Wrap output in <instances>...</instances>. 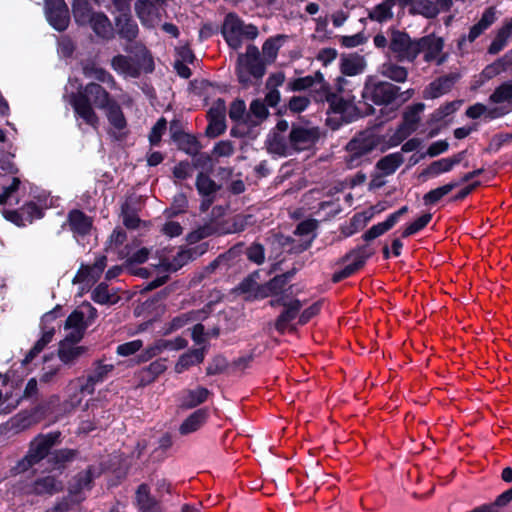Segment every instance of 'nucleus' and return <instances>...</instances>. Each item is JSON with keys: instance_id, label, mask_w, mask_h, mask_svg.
<instances>
[{"instance_id": "f257e3e1", "label": "nucleus", "mask_w": 512, "mask_h": 512, "mask_svg": "<svg viewBox=\"0 0 512 512\" xmlns=\"http://www.w3.org/2000/svg\"><path fill=\"white\" fill-rule=\"evenodd\" d=\"M113 101L109 94L99 84L90 83L83 90L71 96V104L75 113L85 123L96 128L98 117L92 108V104L100 109H105Z\"/></svg>"}, {"instance_id": "f03ea898", "label": "nucleus", "mask_w": 512, "mask_h": 512, "mask_svg": "<svg viewBox=\"0 0 512 512\" xmlns=\"http://www.w3.org/2000/svg\"><path fill=\"white\" fill-rule=\"evenodd\" d=\"M133 56L116 55L111 59L113 70L125 78H137L142 72H151L154 63L150 52L142 43L125 48Z\"/></svg>"}, {"instance_id": "7ed1b4c3", "label": "nucleus", "mask_w": 512, "mask_h": 512, "mask_svg": "<svg viewBox=\"0 0 512 512\" xmlns=\"http://www.w3.org/2000/svg\"><path fill=\"white\" fill-rule=\"evenodd\" d=\"M0 170L5 175H12L9 179L4 176L1 179L2 193H0V205H17L25 192V184L21 182L20 178L15 176L18 169L9 157H4L0 160Z\"/></svg>"}, {"instance_id": "20e7f679", "label": "nucleus", "mask_w": 512, "mask_h": 512, "mask_svg": "<svg viewBox=\"0 0 512 512\" xmlns=\"http://www.w3.org/2000/svg\"><path fill=\"white\" fill-rule=\"evenodd\" d=\"M204 251L205 249L202 246H200L197 248L180 249L172 260H169L168 258L165 257H161L158 264L154 265V267L160 274L163 273L164 275L158 276L155 280H153L149 284V288L154 289L163 285L168 278V273L177 271L185 264H187L190 260L203 254Z\"/></svg>"}, {"instance_id": "39448f33", "label": "nucleus", "mask_w": 512, "mask_h": 512, "mask_svg": "<svg viewBox=\"0 0 512 512\" xmlns=\"http://www.w3.org/2000/svg\"><path fill=\"white\" fill-rule=\"evenodd\" d=\"M342 82H345V80H339L340 87L337 93H329L327 90L324 95L329 103L330 111L339 115L345 122H351L360 115V112L355 102V96L343 89Z\"/></svg>"}, {"instance_id": "423d86ee", "label": "nucleus", "mask_w": 512, "mask_h": 512, "mask_svg": "<svg viewBox=\"0 0 512 512\" xmlns=\"http://www.w3.org/2000/svg\"><path fill=\"white\" fill-rule=\"evenodd\" d=\"M96 315V309L89 303L83 304L79 309L73 311L64 324L65 338L72 342H79Z\"/></svg>"}, {"instance_id": "0eeeda50", "label": "nucleus", "mask_w": 512, "mask_h": 512, "mask_svg": "<svg viewBox=\"0 0 512 512\" xmlns=\"http://www.w3.org/2000/svg\"><path fill=\"white\" fill-rule=\"evenodd\" d=\"M265 61L261 59L259 50L249 45L244 54L238 55L237 74L243 84L250 82L251 78L259 79L265 74Z\"/></svg>"}, {"instance_id": "6e6552de", "label": "nucleus", "mask_w": 512, "mask_h": 512, "mask_svg": "<svg viewBox=\"0 0 512 512\" xmlns=\"http://www.w3.org/2000/svg\"><path fill=\"white\" fill-rule=\"evenodd\" d=\"M58 438V433H49L47 435L37 436L31 442L29 451L26 456L13 468L15 473L25 472L33 465L44 459L52 446L55 445Z\"/></svg>"}, {"instance_id": "1a4fd4ad", "label": "nucleus", "mask_w": 512, "mask_h": 512, "mask_svg": "<svg viewBox=\"0 0 512 512\" xmlns=\"http://www.w3.org/2000/svg\"><path fill=\"white\" fill-rule=\"evenodd\" d=\"M222 34L233 49H239L245 39H254L258 35V29L254 25H244L235 15L228 14L222 27Z\"/></svg>"}, {"instance_id": "9d476101", "label": "nucleus", "mask_w": 512, "mask_h": 512, "mask_svg": "<svg viewBox=\"0 0 512 512\" xmlns=\"http://www.w3.org/2000/svg\"><path fill=\"white\" fill-rule=\"evenodd\" d=\"M389 51L400 61L414 62L419 55L417 39L400 30H389Z\"/></svg>"}, {"instance_id": "9b49d317", "label": "nucleus", "mask_w": 512, "mask_h": 512, "mask_svg": "<svg viewBox=\"0 0 512 512\" xmlns=\"http://www.w3.org/2000/svg\"><path fill=\"white\" fill-rule=\"evenodd\" d=\"M399 87L388 82H377L368 78L362 91L363 99L375 104L390 103L396 98Z\"/></svg>"}, {"instance_id": "f8f14e48", "label": "nucleus", "mask_w": 512, "mask_h": 512, "mask_svg": "<svg viewBox=\"0 0 512 512\" xmlns=\"http://www.w3.org/2000/svg\"><path fill=\"white\" fill-rule=\"evenodd\" d=\"M419 54H423L425 62H436L442 65L446 62L448 54L443 53L444 39L435 34H429L417 39Z\"/></svg>"}, {"instance_id": "ddd939ff", "label": "nucleus", "mask_w": 512, "mask_h": 512, "mask_svg": "<svg viewBox=\"0 0 512 512\" xmlns=\"http://www.w3.org/2000/svg\"><path fill=\"white\" fill-rule=\"evenodd\" d=\"M290 147L295 151H303L312 148L320 137L317 127L294 126L289 134Z\"/></svg>"}, {"instance_id": "4468645a", "label": "nucleus", "mask_w": 512, "mask_h": 512, "mask_svg": "<svg viewBox=\"0 0 512 512\" xmlns=\"http://www.w3.org/2000/svg\"><path fill=\"white\" fill-rule=\"evenodd\" d=\"M45 14L56 30L63 31L68 27L70 17L64 0H45Z\"/></svg>"}, {"instance_id": "2eb2a0df", "label": "nucleus", "mask_w": 512, "mask_h": 512, "mask_svg": "<svg viewBox=\"0 0 512 512\" xmlns=\"http://www.w3.org/2000/svg\"><path fill=\"white\" fill-rule=\"evenodd\" d=\"M226 105L222 99L216 100L208 111L209 124L206 134L209 137H217L226 130Z\"/></svg>"}, {"instance_id": "dca6fc26", "label": "nucleus", "mask_w": 512, "mask_h": 512, "mask_svg": "<svg viewBox=\"0 0 512 512\" xmlns=\"http://www.w3.org/2000/svg\"><path fill=\"white\" fill-rule=\"evenodd\" d=\"M106 267V257L100 256L92 266H81L73 282L83 284L82 290L89 289L101 276Z\"/></svg>"}, {"instance_id": "f3484780", "label": "nucleus", "mask_w": 512, "mask_h": 512, "mask_svg": "<svg viewBox=\"0 0 512 512\" xmlns=\"http://www.w3.org/2000/svg\"><path fill=\"white\" fill-rule=\"evenodd\" d=\"M282 305L284 307L283 312L277 319L276 328L277 330L283 331L289 322H291L297 316L301 303L297 299H290L288 295L284 294L275 301H271V305Z\"/></svg>"}, {"instance_id": "a211bd4d", "label": "nucleus", "mask_w": 512, "mask_h": 512, "mask_svg": "<svg viewBox=\"0 0 512 512\" xmlns=\"http://www.w3.org/2000/svg\"><path fill=\"white\" fill-rule=\"evenodd\" d=\"M135 11L144 26L154 27L160 22L159 7L149 0H138L135 3Z\"/></svg>"}, {"instance_id": "6ab92c4d", "label": "nucleus", "mask_w": 512, "mask_h": 512, "mask_svg": "<svg viewBox=\"0 0 512 512\" xmlns=\"http://www.w3.org/2000/svg\"><path fill=\"white\" fill-rule=\"evenodd\" d=\"M512 37V17L506 19L501 27H499L490 45L487 48V53L490 55H497L508 45L510 38Z\"/></svg>"}, {"instance_id": "aec40b11", "label": "nucleus", "mask_w": 512, "mask_h": 512, "mask_svg": "<svg viewBox=\"0 0 512 512\" xmlns=\"http://www.w3.org/2000/svg\"><path fill=\"white\" fill-rule=\"evenodd\" d=\"M463 159V152L449 158H442L432 162L423 172L422 176L426 178H435L443 173L450 172L455 165Z\"/></svg>"}, {"instance_id": "412c9836", "label": "nucleus", "mask_w": 512, "mask_h": 512, "mask_svg": "<svg viewBox=\"0 0 512 512\" xmlns=\"http://www.w3.org/2000/svg\"><path fill=\"white\" fill-rule=\"evenodd\" d=\"M316 87L321 92H327V83L321 72H316L313 75L297 78L288 83V88L291 91H301L308 88Z\"/></svg>"}, {"instance_id": "4be33fe9", "label": "nucleus", "mask_w": 512, "mask_h": 512, "mask_svg": "<svg viewBox=\"0 0 512 512\" xmlns=\"http://www.w3.org/2000/svg\"><path fill=\"white\" fill-rule=\"evenodd\" d=\"M93 32L104 40H110L114 37V28L110 19L103 13L97 12L89 20L88 24Z\"/></svg>"}, {"instance_id": "5701e85b", "label": "nucleus", "mask_w": 512, "mask_h": 512, "mask_svg": "<svg viewBox=\"0 0 512 512\" xmlns=\"http://www.w3.org/2000/svg\"><path fill=\"white\" fill-rule=\"evenodd\" d=\"M69 225L77 241L80 242V237L86 236L91 231L92 221L81 211L74 210L69 214Z\"/></svg>"}, {"instance_id": "b1692460", "label": "nucleus", "mask_w": 512, "mask_h": 512, "mask_svg": "<svg viewBox=\"0 0 512 512\" xmlns=\"http://www.w3.org/2000/svg\"><path fill=\"white\" fill-rule=\"evenodd\" d=\"M208 410L205 408L198 409L189 415L179 427L181 435H188L198 431L208 418Z\"/></svg>"}, {"instance_id": "393cba45", "label": "nucleus", "mask_w": 512, "mask_h": 512, "mask_svg": "<svg viewBox=\"0 0 512 512\" xmlns=\"http://www.w3.org/2000/svg\"><path fill=\"white\" fill-rule=\"evenodd\" d=\"M375 147L376 141L371 134H360L347 144L346 151L366 157Z\"/></svg>"}, {"instance_id": "a878e982", "label": "nucleus", "mask_w": 512, "mask_h": 512, "mask_svg": "<svg viewBox=\"0 0 512 512\" xmlns=\"http://www.w3.org/2000/svg\"><path fill=\"white\" fill-rule=\"evenodd\" d=\"M91 481L90 471L81 472L76 476L69 487V496L73 502H80L83 499L81 494L90 489Z\"/></svg>"}, {"instance_id": "bb28decb", "label": "nucleus", "mask_w": 512, "mask_h": 512, "mask_svg": "<svg viewBox=\"0 0 512 512\" xmlns=\"http://www.w3.org/2000/svg\"><path fill=\"white\" fill-rule=\"evenodd\" d=\"M115 24L119 35L128 40H134L138 35V25L131 18L130 14H120L115 18Z\"/></svg>"}, {"instance_id": "cd10ccee", "label": "nucleus", "mask_w": 512, "mask_h": 512, "mask_svg": "<svg viewBox=\"0 0 512 512\" xmlns=\"http://www.w3.org/2000/svg\"><path fill=\"white\" fill-rule=\"evenodd\" d=\"M204 360V348L190 350L182 354L175 364L174 370L177 374H181L190 367L200 364Z\"/></svg>"}, {"instance_id": "c85d7f7f", "label": "nucleus", "mask_w": 512, "mask_h": 512, "mask_svg": "<svg viewBox=\"0 0 512 512\" xmlns=\"http://www.w3.org/2000/svg\"><path fill=\"white\" fill-rule=\"evenodd\" d=\"M349 264L333 275V281L338 282L349 277L357 271L365 262V255L362 251H354L348 255Z\"/></svg>"}, {"instance_id": "c756f323", "label": "nucleus", "mask_w": 512, "mask_h": 512, "mask_svg": "<svg viewBox=\"0 0 512 512\" xmlns=\"http://www.w3.org/2000/svg\"><path fill=\"white\" fill-rule=\"evenodd\" d=\"M455 78L452 76L442 77L433 81L424 91V97L426 99L438 98L450 91Z\"/></svg>"}, {"instance_id": "7c9ffc66", "label": "nucleus", "mask_w": 512, "mask_h": 512, "mask_svg": "<svg viewBox=\"0 0 512 512\" xmlns=\"http://www.w3.org/2000/svg\"><path fill=\"white\" fill-rule=\"evenodd\" d=\"M208 394L209 391L204 387L184 391L180 398V405L186 409L196 407L206 401Z\"/></svg>"}, {"instance_id": "2f4dec72", "label": "nucleus", "mask_w": 512, "mask_h": 512, "mask_svg": "<svg viewBox=\"0 0 512 512\" xmlns=\"http://www.w3.org/2000/svg\"><path fill=\"white\" fill-rule=\"evenodd\" d=\"M253 223L254 220L252 215H236L225 221L220 232L224 234L238 233L245 230Z\"/></svg>"}, {"instance_id": "473e14b6", "label": "nucleus", "mask_w": 512, "mask_h": 512, "mask_svg": "<svg viewBox=\"0 0 512 512\" xmlns=\"http://www.w3.org/2000/svg\"><path fill=\"white\" fill-rule=\"evenodd\" d=\"M287 285V276L279 275L274 277L265 285L259 288V292L255 294V297L265 298L270 295H278L284 293L285 286Z\"/></svg>"}, {"instance_id": "72a5a7b5", "label": "nucleus", "mask_w": 512, "mask_h": 512, "mask_svg": "<svg viewBox=\"0 0 512 512\" xmlns=\"http://www.w3.org/2000/svg\"><path fill=\"white\" fill-rule=\"evenodd\" d=\"M366 63L362 56L349 55L341 60V72L347 76H355L362 73L365 69Z\"/></svg>"}, {"instance_id": "f704fd0d", "label": "nucleus", "mask_w": 512, "mask_h": 512, "mask_svg": "<svg viewBox=\"0 0 512 512\" xmlns=\"http://www.w3.org/2000/svg\"><path fill=\"white\" fill-rule=\"evenodd\" d=\"M395 5V0H385L380 4L376 5L372 8L369 13V19L383 23L391 20L393 18V7Z\"/></svg>"}, {"instance_id": "c9c22d12", "label": "nucleus", "mask_w": 512, "mask_h": 512, "mask_svg": "<svg viewBox=\"0 0 512 512\" xmlns=\"http://www.w3.org/2000/svg\"><path fill=\"white\" fill-rule=\"evenodd\" d=\"M379 73L388 79H391L395 82H404L407 79L408 71L405 67L400 66L391 61H387L383 63L379 67Z\"/></svg>"}, {"instance_id": "e433bc0d", "label": "nucleus", "mask_w": 512, "mask_h": 512, "mask_svg": "<svg viewBox=\"0 0 512 512\" xmlns=\"http://www.w3.org/2000/svg\"><path fill=\"white\" fill-rule=\"evenodd\" d=\"M77 342H72L64 337L59 347V357L64 363H70L85 352L82 346H75Z\"/></svg>"}, {"instance_id": "4c0bfd02", "label": "nucleus", "mask_w": 512, "mask_h": 512, "mask_svg": "<svg viewBox=\"0 0 512 512\" xmlns=\"http://www.w3.org/2000/svg\"><path fill=\"white\" fill-rule=\"evenodd\" d=\"M72 13L78 24L87 25L91 17L97 12L92 11L87 0H73Z\"/></svg>"}, {"instance_id": "58836bf2", "label": "nucleus", "mask_w": 512, "mask_h": 512, "mask_svg": "<svg viewBox=\"0 0 512 512\" xmlns=\"http://www.w3.org/2000/svg\"><path fill=\"white\" fill-rule=\"evenodd\" d=\"M136 499L142 512H160L159 504L150 497L149 489L146 485L142 484L139 486Z\"/></svg>"}, {"instance_id": "ea45409f", "label": "nucleus", "mask_w": 512, "mask_h": 512, "mask_svg": "<svg viewBox=\"0 0 512 512\" xmlns=\"http://www.w3.org/2000/svg\"><path fill=\"white\" fill-rule=\"evenodd\" d=\"M62 489V482L58 481L54 476H46L38 479L33 491L37 494H53Z\"/></svg>"}, {"instance_id": "a19ab883", "label": "nucleus", "mask_w": 512, "mask_h": 512, "mask_svg": "<svg viewBox=\"0 0 512 512\" xmlns=\"http://www.w3.org/2000/svg\"><path fill=\"white\" fill-rule=\"evenodd\" d=\"M402 163L403 156L400 153H392L380 159L377 163V168L381 171L382 175L388 176L393 174Z\"/></svg>"}, {"instance_id": "79ce46f5", "label": "nucleus", "mask_w": 512, "mask_h": 512, "mask_svg": "<svg viewBox=\"0 0 512 512\" xmlns=\"http://www.w3.org/2000/svg\"><path fill=\"white\" fill-rule=\"evenodd\" d=\"M412 15H421L427 19H433L437 16V9L432 0H416L409 9Z\"/></svg>"}, {"instance_id": "37998d69", "label": "nucleus", "mask_w": 512, "mask_h": 512, "mask_svg": "<svg viewBox=\"0 0 512 512\" xmlns=\"http://www.w3.org/2000/svg\"><path fill=\"white\" fill-rule=\"evenodd\" d=\"M92 299L98 304L113 305L119 301V296L112 293L104 283L99 284L92 292Z\"/></svg>"}, {"instance_id": "c03bdc74", "label": "nucleus", "mask_w": 512, "mask_h": 512, "mask_svg": "<svg viewBox=\"0 0 512 512\" xmlns=\"http://www.w3.org/2000/svg\"><path fill=\"white\" fill-rule=\"evenodd\" d=\"M267 144L268 149L273 153L282 156L291 155L293 153V148L290 147V140L286 142L285 139L277 133H274L268 138Z\"/></svg>"}, {"instance_id": "a18cd8bd", "label": "nucleus", "mask_w": 512, "mask_h": 512, "mask_svg": "<svg viewBox=\"0 0 512 512\" xmlns=\"http://www.w3.org/2000/svg\"><path fill=\"white\" fill-rule=\"evenodd\" d=\"M83 73L87 78H94L103 83L114 85L113 76L106 70L96 66L95 64H86L83 66Z\"/></svg>"}, {"instance_id": "49530a36", "label": "nucleus", "mask_w": 512, "mask_h": 512, "mask_svg": "<svg viewBox=\"0 0 512 512\" xmlns=\"http://www.w3.org/2000/svg\"><path fill=\"white\" fill-rule=\"evenodd\" d=\"M460 185L459 182L453 181L436 189H433L426 193L423 197L424 203L435 204L440 199H442L445 195L449 194L454 188Z\"/></svg>"}, {"instance_id": "de8ad7c7", "label": "nucleus", "mask_w": 512, "mask_h": 512, "mask_svg": "<svg viewBox=\"0 0 512 512\" xmlns=\"http://www.w3.org/2000/svg\"><path fill=\"white\" fill-rule=\"evenodd\" d=\"M105 109L107 110V118L110 124L118 131H122L126 127V119L119 105L113 101Z\"/></svg>"}, {"instance_id": "09e8293b", "label": "nucleus", "mask_w": 512, "mask_h": 512, "mask_svg": "<svg viewBox=\"0 0 512 512\" xmlns=\"http://www.w3.org/2000/svg\"><path fill=\"white\" fill-rule=\"evenodd\" d=\"M490 101L495 104L509 102L512 100V78L499 85L490 95Z\"/></svg>"}, {"instance_id": "8fccbe9b", "label": "nucleus", "mask_w": 512, "mask_h": 512, "mask_svg": "<svg viewBox=\"0 0 512 512\" xmlns=\"http://www.w3.org/2000/svg\"><path fill=\"white\" fill-rule=\"evenodd\" d=\"M167 369L166 359L161 358L153 361L150 365L141 371L142 380L151 382L161 375Z\"/></svg>"}, {"instance_id": "3c124183", "label": "nucleus", "mask_w": 512, "mask_h": 512, "mask_svg": "<svg viewBox=\"0 0 512 512\" xmlns=\"http://www.w3.org/2000/svg\"><path fill=\"white\" fill-rule=\"evenodd\" d=\"M79 381H80L79 392L77 394L73 395L69 400V403L72 407H77L81 404V402H82L81 395H92L95 390V386L97 385V383L95 381H90L89 376H87V378L81 379Z\"/></svg>"}, {"instance_id": "603ef678", "label": "nucleus", "mask_w": 512, "mask_h": 512, "mask_svg": "<svg viewBox=\"0 0 512 512\" xmlns=\"http://www.w3.org/2000/svg\"><path fill=\"white\" fill-rule=\"evenodd\" d=\"M282 40V37L270 38L263 44L262 52L265 63H272L276 59Z\"/></svg>"}, {"instance_id": "864d4df0", "label": "nucleus", "mask_w": 512, "mask_h": 512, "mask_svg": "<svg viewBox=\"0 0 512 512\" xmlns=\"http://www.w3.org/2000/svg\"><path fill=\"white\" fill-rule=\"evenodd\" d=\"M196 187H197L198 192L201 195L206 196V197L211 196L218 189V186L216 185V183L213 180H211L207 175H204L203 173H200L198 175L197 181H196Z\"/></svg>"}, {"instance_id": "5fc2aeb1", "label": "nucleus", "mask_w": 512, "mask_h": 512, "mask_svg": "<svg viewBox=\"0 0 512 512\" xmlns=\"http://www.w3.org/2000/svg\"><path fill=\"white\" fill-rule=\"evenodd\" d=\"M507 70L503 66L502 62L498 58L493 63L487 65L482 72L480 73V81L481 83H484L498 75H500L503 72H506Z\"/></svg>"}, {"instance_id": "6e6d98bb", "label": "nucleus", "mask_w": 512, "mask_h": 512, "mask_svg": "<svg viewBox=\"0 0 512 512\" xmlns=\"http://www.w3.org/2000/svg\"><path fill=\"white\" fill-rule=\"evenodd\" d=\"M424 105L419 103L409 108L404 114L403 123L414 132L419 122V114L423 111Z\"/></svg>"}, {"instance_id": "4d7b16f0", "label": "nucleus", "mask_w": 512, "mask_h": 512, "mask_svg": "<svg viewBox=\"0 0 512 512\" xmlns=\"http://www.w3.org/2000/svg\"><path fill=\"white\" fill-rule=\"evenodd\" d=\"M486 31L483 27H481L478 23L474 24L470 29L467 35H463L458 41V48L462 53L466 52L465 46L466 43L474 42L481 34Z\"/></svg>"}, {"instance_id": "13d9d810", "label": "nucleus", "mask_w": 512, "mask_h": 512, "mask_svg": "<svg viewBox=\"0 0 512 512\" xmlns=\"http://www.w3.org/2000/svg\"><path fill=\"white\" fill-rule=\"evenodd\" d=\"M431 218H432V215L429 214V213L422 215L421 217L416 219L414 222L409 224L404 229L402 236L403 237H409V236L417 233L418 231L423 229L430 222Z\"/></svg>"}, {"instance_id": "bf43d9fd", "label": "nucleus", "mask_w": 512, "mask_h": 512, "mask_svg": "<svg viewBox=\"0 0 512 512\" xmlns=\"http://www.w3.org/2000/svg\"><path fill=\"white\" fill-rule=\"evenodd\" d=\"M394 225L390 220L387 218L385 221L378 223L374 226H372L365 234L364 239L367 241L373 240L382 234H384L386 231L391 229Z\"/></svg>"}, {"instance_id": "052dcab7", "label": "nucleus", "mask_w": 512, "mask_h": 512, "mask_svg": "<svg viewBox=\"0 0 512 512\" xmlns=\"http://www.w3.org/2000/svg\"><path fill=\"white\" fill-rule=\"evenodd\" d=\"M164 351H166L164 346V339H159L141 353L140 360L143 362L148 361Z\"/></svg>"}, {"instance_id": "680f3d73", "label": "nucleus", "mask_w": 512, "mask_h": 512, "mask_svg": "<svg viewBox=\"0 0 512 512\" xmlns=\"http://www.w3.org/2000/svg\"><path fill=\"white\" fill-rule=\"evenodd\" d=\"M112 370L113 365L99 363L88 376L90 377V381H95L99 384L104 381Z\"/></svg>"}, {"instance_id": "e2e57ef3", "label": "nucleus", "mask_w": 512, "mask_h": 512, "mask_svg": "<svg viewBox=\"0 0 512 512\" xmlns=\"http://www.w3.org/2000/svg\"><path fill=\"white\" fill-rule=\"evenodd\" d=\"M143 346V342L139 339L120 344L117 347V354L120 356H130L138 352Z\"/></svg>"}, {"instance_id": "0e129e2a", "label": "nucleus", "mask_w": 512, "mask_h": 512, "mask_svg": "<svg viewBox=\"0 0 512 512\" xmlns=\"http://www.w3.org/2000/svg\"><path fill=\"white\" fill-rule=\"evenodd\" d=\"M413 131L405 124H401L389 137V144L391 146H397L404 141Z\"/></svg>"}, {"instance_id": "69168bd1", "label": "nucleus", "mask_w": 512, "mask_h": 512, "mask_svg": "<svg viewBox=\"0 0 512 512\" xmlns=\"http://www.w3.org/2000/svg\"><path fill=\"white\" fill-rule=\"evenodd\" d=\"M166 125V120L164 118H160L153 126L149 135V140L152 145H157L160 142V139L166 130Z\"/></svg>"}, {"instance_id": "338daca9", "label": "nucleus", "mask_w": 512, "mask_h": 512, "mask_svg": "<svg viewBox=\"0 0 512 512\" xmlns=\"http://www.w3.org/2000/svg\"><path fill=\"white\" fill-rule=\"evenodd\" d=\"M310 104V99L306 96H293L289 101V109L292 112L300 113Z\"/></svg>"}, {"instance_id": "774afa93", "label": "nucleus", "mask_w": 512, "mask_h": 512, "mask_svg": "<svg viewBox=\"0 0 512 512\" xmlns=\"http://www.w3.org/2000/svg\"><path fill=\"white\" fill-rule=\"evenodd\" d=\"M246 110V105L242 100H235L232 102L229 109V117L233 121H239L243 118Z\"/></svg>"}]
</instances>
